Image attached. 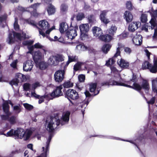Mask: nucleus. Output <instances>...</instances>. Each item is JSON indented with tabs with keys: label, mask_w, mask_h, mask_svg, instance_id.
<instances>
[{
	"label": "nucleus",
	"mask_w": 157,
	"mask_h": 157,
	"mask_svg": "<svg viewBox=\"0 0 157 157\" xmlns=\"http://www.w3.org/2000/svg\"><path fill=\"white\" fill-rule=\"evenodd\" d=\"M138 78L136 74L133 73L132 78L128 81H124L125 87L133 89L139 92H140L142 89H144L146 93H147L150 88L148 81L145 79H143L142 84L140 86L137 83Z\"/></svg>",
	"instance_id": "1"
},
{
	"label": "nucleus",
	"mask_w": 157,
	"mask_h": 157,
	"mask_svg": "<svg viewBox=\"0 0 157 157\" xmlns=\"http://www.w3.org/2000/svg\"><path fill=\"white\" fill-rule=\"evenodd\" d=\"M40 28L36 27L39 29V31L40 35H42L43 37H46L48 38V35H46L45 33L43 31H45L48 29L49 27V25L48 22L45 20H42L39 22V24ZM55 29V27L53 26L52 28L47 30L46 31V34H49L50 33L53 29Z\"/></svg>",
	"instance_id": "2"
},
{
	"label": "nucleus",
	"mask_w": 157,
	"mask_h": 157,
	"mask_svg": "<svg viewBox=\"0 0 157 157\" xmlns=\"http://www.w3.org/2000/svg\"><path fill=\"white\" fill-rule=\"evenodd\" d=\"M59 115L58 113L54 114V117H51L50 121L49 122L47 126V130L50 132H52L54 130V127L56 124L57 126H59L60 124L62 125H64L63 122H61V120L59 119Z\"/></svg>",
	"instance_id": "3"
},
{
	"label": "nucleus",
	"mask_w": 157,
	"mask_h": 157,
	"mask_svg": "<svg viewBox=\"0 0 157 157\" xmlns=\"http://www.w3.org/2000/svg\"><path fill=\"white\" fill-rule=\"evenodd\" d=\"M153 17H152L150 21L151 25V28L154 29V32L152 37L153 39H156L157 38V23L155 17H157V10H155L152 11Z\"/></svg>",
	"instance_id": "4"
},
{
	"label": "nucleus",
	"mask_w": 157,
	"mask_h": 157,
	"mask_svg": "<svg viewBox=\"0 0 157 157\" xmlns=\"http://www.w3.org/2000/svg\"><path fill=\"white\" fill-rule=\"evenodd\" d=\"M65 97L67 99H71L76 100L79 98L78 93L75 90L69 89L64 92Z\"/></svg>",
	"instance_id": "5"
},
{
	"label": "nucleus",
	"mask_w": 157,
	"mask_h": 157,
	"mask_svg": "<svg viewBox=\"0 0 157 157\" xmlns=\"http://www.w3.org/2000/svg\"><path fill=\"white\" fill-rule=\"evenodd\" d=\"M16 38L17 40H21V35L19 33L13 32V34L11 33L9 34L8 38L7 39V42L9 44H12L15 41H17Z\"/></svg>",
	"instance_id": "6"
},
{
	"label": "nucleus",
	"mask_w": 157,
	"mask_h": 157,
	"mask_svg": "<svg viewBox=\"0 0 157 157\" xmlns=\"http://www.w3.org/2000/svg\"><path fill=\"white\" fill-rule=\"evenodd\" d=\"M51 138V136H49L46 143V144L45 148L44 147H42V149L43 152L41 153L39 155L35 157H47L48 155L49 154V145Z\"/></svg>",
	"instance_id": "7"
},
{
	"label": "nucleus",
	"mask_w": 157,
	"mask_h": 157,
	"mask_svg": "<svg viewBox=\"0 0 157 157\" xmlns=\"http://www.w3.org/2000/svg\"><path fill=\"white\" fill-rule=\"evenodd\" d=\"M124 80H123V82H118L115 81L112 78H110L108 81L104 82L101 83V86L111 85H117L125 86Z\"/></svg>",
	"instance_id": "8"
},
{
	"label": "nucleus",
	"mask_w": 157,
	"mask_h": 157,
	"mask_svg": "<svg viewBox=\"0 0 157 157\" xmlns=\"http://www.w3.org/2000/svg\"><path fill=\"white\" fill-rule=\"evenodd\" d=\"M64 69L62 70L61 69H59L55 72L54 75V78L56 82L59 83L63 81L64 78Z\"/></svg>",
	"instance_id": "9"
},
{
	"label": "nucleus",
	"mask_w": 157,
	"mask_h": 157,
	"mask_svg": "<svg viewBox=\"0 0 157 157\" xmlns=\"http://www.w3.org/2000/svg\"><path fill=\"white\" fill-rule=\"evenodd\" d=\"M121 52L120 51V48L118 47L117 49V51L116 53L114 56L111 58H110L106 62V65L109 67H111V66L113 65L115 62L116 58L118 56H120Z\"/></svg>",
	"instance_id": "10"
},
{
	"label": "nucleus",
	"mask_w": 157,
	"mask_h": 157,
	"mask_svg": "<svg viewBox=\"0 0 157 157\" xmlns=\"http://www.w3.org/2000/svg\"><path fill=\"white\" fill-rule=\"evenodd\" d=\"M62 89H63L62 85L57 86L56 89L51 93V95L53 98H57L63 95V94L61 90Z\"/></svg>",
	"instance_id": "11"
},
{
	"label": "nucleus",
	"mask_w": 157,
	"mask_h": 157,
	"mask_svg": "<svg viewBox=\"0 0 157 157\" xmlns=\"http://www.w3.org/2000/svg\"><path fill=\"white\" fill-rule=\"evenodd\" d=\"M39 3H36L31 5V6L27 8V11L30 12L31 14L34 16H37V13H36V9L39 6Z\"/></svg>",
	"instance_id": "12"
},
{
	"label": "nucleus",
	"mask_w": 157,
	"mask_h": 157,
	"mask_svg": "<svg viewBox=\"0 0 157 157\" xmlns=\"http://www.w3.org/2000/svg\"><path fill=\"white\" fill-rule=\"evenodd\" d=\"M141 24L139 22H133L129 24L128 27V30L131 32H133L137 29L139 26H140Z\"/></svg>",
	"instance_id": "13"
},
{
	"label": "nucleus",
	"mask_w": 157,
	"mask_h": 157,
	"mask_svg": "<svg viewBox=\"0 0 157 157\" xmlns=\"http://www.w3.org/2000/svg\"><path fill=\"white\" fill-rule=\"evenodd\" d=\"M66 35L68 39H73L77 35L76 29L75 28L70 29L67 32Z\"/></svg>",
	"instance_id": "14"
},
{
	"label": "nucleus",
	"mask_w": 157,
	"mask_h": 157,
	"mask_svg": "<svg viewBox=\"0 0 157 157\" xmlns=\"http://www.w3.org/2000/svg\"><path fill=\"white\" fill-rule=\"evenodd\" d=\"M92 30L94 35L96 37H99V38L103 34L101 29L98 27H93Z\"/></svg>",
	"instance_id": "15"
},
{
	"label": "nucleus",
	"mask_w": 157,
	"mask_h": 157,
	"mask_svg": "<svg viewBox=\"0 0 157 157\" xmlns=\"http://www.w3.org/2000/svg\"><path fill=\"white\" fill-rule=\"evenodd\" d=\"M24 130L21 128H17L15 130V137L18 138L22 139L24 136L25 132Z\"/></svg>",
	"instance_id": "16"
},
{
	"label": "nucleus",
	"mask_w": 157,
	"mask_h": 157,
	"mask_svg": "<svg viewBox=\"0 0 157 157\" xmlns=\"http://www.w3.org/2000/svg\"><path fill=\"white\" fill-rule=\"evenodd\" d=\"M97 85L96 83H91L89 84V91L91 93H94V96L98 94L99 92V90H98L97 92L95 91Z\"/></svg>",
	"instance_id": "17"
},
{
	"label": "nucleus",
	"mask_w": 157,
	"mask_h": 157,
	"mask_svg": "<svg viewBox=\"0 0 157 157\" xmlns=\"http://www.w3.org/2000/svg\"><path fill=\"white\" fill-rule=\"evenodd\" d=\"M68 60L66 63H63L62 65V67H63L64 69L66 68L70 62L75 61L77 59V57L75 56H68Z\"/></svg>",
	"instance_id": "18"
},
{
	"label": "nucleus",
	"mask_w": 157,
	"mask_h": 157,
	"mask_svg": "<svg viewBox=\"0 0 157 157\" xmlns=\"http://www.w3.org/2000/svg\"><path fill=\"white\" fill-rule=\"evenodd\" d=\"M33 57L36 63H37L39 61L41 60L42 58V54L39 51L35 52Z\"/></svg>",
	"instance_id": "19"
},
{
	"label": "nucleus",
	"mask_w": 157,
	"mask_h": 157,
	"mask_svg": "<svg viewBox=\"0 0 157 157\" xmlns=\"http://www.w3.org/2000/svg\"><path fill=\"white\" fill-rule=\"evenodd\" d=\"M70 114V113L69 111H67L65 113H63L61 118L62 121H61V122L63 121L64 124V122H68L69 120Z\"/></svg>",
	"instance_id": "20"
},
{
	"label": "nucleus",
	"mask_w": 157,
	"mask_h": 157,
	"mask_svg": "<svg viewBox=\"0 0 157 157\" xmlns=\"http://www.w3.org/2000/svg\"><path fill=\"white\" fill-rule=\"evenodd\" d=\"M142 37L141 35H138L134 37L132 39L133 43L136 45H140L142 42Z\"/></svg>",
	"instance_id": "21"
},
{
	"label": "nucleus",
	"mask_w": 157,
	"mask_h": 157,
	"mask_svg": "<svg viewBox=\"0 0 157 157\" xmlns=\"http://www.w3.org/2000/svg\"><path fill=\"white\" fill-rule=\"evenodd\" d=\"M3 101H4L2 104V109L3 112L5 113H11L10 111V106L8 104L7 101L3 99Z\"/></svg>",
	"instance_id": "22"
},
{
	"label": "nucleus",
	"mask_w": 157,
	"mask_h": 157,
	"mask_svg": "<svg viewBox=\"0 0 157 157\" xmlns=\"http://www.w3.org/2000/svg\"><path fill=\"white\" fill-rule=\"evenodd\" d=\"M124 17L127 22L131 21L133 19V16L129 11H126L124 12Z\"/></svg>",
	"instance_id": "23"
},
{
	"label": "nucleus",
	"mask_w": 157,
	"mask_h": 157,
	"mask_svg": "<svg viewBox=\"0 0 157 157\" xmlns=\"http://www.w3.org/2000/svg\"><path fill=\"white\" fill-rule=\"evenodd\" d=\"M117 63L122 68H128L129 65L128 62L122 58L119 61H117Z\"/></svg>",
	"instance_id": "24"
},
{
	"label": "nucleus",
	"mask_w": 157,
	"mask_h": 157,
	"mask_svg": "<svg viewBox=\"0 0 157 157\" xmlns=\"http://www.w3.org/2000/svg\"><path fill=\"white\" fill-rule=\"evenodd\" d=\"M79 28L80 32H87L89 29V27L88 24H82L81 25Z\"/></svg>",
	"instance_id": "25"
},
{
	"label": "nucleus",
	"mask_w": 157,
	"mask_h": 157,
	"mask_svg": "<svg viewBox=\"0 0 157 157\" xmlns=\"http://www.w3.org/2000/svg\"><path fill=\"white\" fill-rule=\"evenodd\" d=\"M48 63L51 65H56L58 64L55 56H50L48 60Z\"/></svg>",
	"instance_id": "26"
},
{
	"label": "nucleus",
	"mask_w": 157,
	"mask_h": 157,
	"mask_svg": "<svg viewBox=\"0 0 157 157\" xmlns=\"http://www.w3.org/2000/svg\"><path fill=\"white\" fill-rule=\"evenodd\" d=\"M33 62L31 60H27L23 64V69L25 68H26L27 69H32L33 66Z\"/></svg>",
	"instance_id": "27"
},
{
	"label": "nucleus",
	"mask_w": 157,
	"mask_h": 157,
	"mask_svg": "<svg viewBox=\"0 0 157 157\" xmlns=\"http://www.w3.org/2000/svg\"><path fill=\"white\" fill-rule=\"evenodd\" d=\"M68 28L67 24L65 22H63L60 24L59 31L60 33H63L66 31Z\"/></svg>",
	"instance_id": "28"
},
{
	"label": "nucleus",
	"mask_w": 157,
	"mask_h": 157,
	"mask_svg": "<svg viewBox=\"0 0 157 157\" xmlns=\"http://www.w3.org/2000/svg\"><path fill=\"white\" fill-rule=\"evenodd\" d=\"M112 37L109 34H106L102 35L100 37V39L105 42H109L111 41Z\"/></svg>",
	"instance_id": "29"
},
{
	"label": "nucleus",
	"mask_w": 157,
	"mask_h": 157,
	"mask_svg": "<svg viewBox=\"0 0 157 157\" xmlns=\"http://www.w3.org/2000/svg\"><path fill=\"white\" fill-rule=\"evenodd\" d=\"M62 85H63V87L64 88L63 89V91L64 93L66 91L65 88L72 87L73 86V83L71 82L70 81H68L67 82H65Z\"/></svg>",
	"instance_id": "30"
},
{
	"label": "nucleus",
	"mask_w": 157,
	"mask_h": 157,
	"mask_svg": "<svg viewBox=\"0 0 157 157\" xmlns=\"http://www.w3.org/2000/svg\"><path fill=\"white\" fill-rule=\"evenodd\" d=\"M37 67L39 69H46L48 67V64L46 62L42 61L36 63Z\"/></svg>",
	"instance_id": "31"
},
{
	"label": "nucleus",
	"mask_w": 157,
	"mask_h": 157,
	"mask_svg": "<svg viewBox=\"0 0 157 157\" xmlns=\"http://www.w3.org/2000/svg\"><path fill=\"white\" fill-rule=\"evenodd\" d=\"M47 11L49 15H51L55 13V9L53 5L51 4H49L47 9Z\"/></svg>",
	"instance_id": "32"
},
{
	"label": "nucleus",
	"mask_w": 157,
	"mask_h": 157,
	"mask_svg": "<svg viewBox=\"0 0 157 157\" xmlns=\"http://www.w3.org/2000/svg\"><path fill=\"white\" fill-rule=\"evenodd\" d=\"M142 69H153V65L148 61H145L142 64Z\"/></svg>",
	"instance_id": "33"
},
{
	"label": "nucleus",
	"mask_w": 157,
	"mask_h": 157,
	"mask_svg": "<svg viewBox=\"0 0 157 157\" xmlns=\"http://www.w3.org/2000/svg\"><path fill=\"white\" fill-rule=\"evenodd\" d=\"M111 47V45L109 44H105L102 47L101 50L104 53L106 54L109 50Z\"/></svg>",
	"instance_id": "34"
},
{
	"label": "nucleus",
	"mask_w": 157,
	"mask_h": 157,
	"mask_svg": "<svg viewBox=\"0 0 157 157\" xmlns=\"http://www.w3.org/2000/svg\"><path fill=\"white\" fill-rule=\"evenodd\" d=\"M17 117L15 116H12L9 118L8 121L11 124L13 125L15 124L17 121Z\"/></svg>",
	"instance_id": "35"
},
{
	"label": "nucleus",
	"mask_w": 157,
	"mask_h": 157,
	"mask_svg": "<svg viewBox=\"0 0 157 157\" xmlns=\"http://www.w3.org/2000/svg\"><path fill=\"white\" fill-rule=\"evenodd\" d=\"M76 48L79 51H84L87 50V48L84 44H81L76 46Z\"/></svg>",
	"instance_id": "36"
},
{
	"label": "nucleus",
	"mask_w": 157,
	"mask_h": 157,
	"mask_svg": "<svg viewBox=\"0 0 157 157\" xmlns=\"http://www.w3.org/2000/svg\"><path fill=\"white\" fill-rule=\"evenodd\" d=\"M152 90L153 91L157 94V80H153L152 81Z\"/></svg>",
	"instance_id": "37"
},
{
	"label": "nucleus",
	"mask_w": 157,
	"mask_h": 157,
	"mask_svg": "<svg viewBox=\"0 0 157 157\" xmlns=\"http://www.w3.org/2000/svg\"><path fill=\"white\" fill-rule=\"evenodd\" d=\"M84 67L85 69H87L85 66V64L83 63L78 62L74 65L73 69H80Z\"/></svg>",
	"instance_id": "38"
},
{
	"label": "nucleus",
	"mask_w": 157,
	"mask_h": 157,
	"mask_svg": "<svg viewBox=\"0 0 157 157\" xmlns=\"http://www.w3.org/2000/svg\"><path fill=\"white\" fill-rule=\"evenodd\" d=\"M87 18L88 22L90 23H93L96 21L95 16L93 14L88 15Z\"/></svg>",
	"instance_id": "39"
},
{
	"label": "nucleus",
	"mask_w": 157,
	"mask_h": 157,
	"mask_svg": "<svg viewBox=\"0 0 157 157\" xmlns=\"http://www.w3.org/2000/svg\"><path fill=\"white\" fill-rule=\"evenodd\" d=\"M117 29V28L115 25H112L109 29V33L111 35H113L116 33Z\"/></svg>",
	"instance_id": "40"
},
{
	"label": "nucleus",
	"mask_w": 157,
	"mask_h": 157,
	"mask_svg": "<svg viewBox=\"0 0 157 157\" xmlns=\"http://www.w3.org/2000/svg\"><path fill=\"white\" fill-rule=\"evenodd\" d=\"M2 134L6 136L11 137L13 136H15V130L14 131L13 129H11L10 131L8 132L6 134L3 133H2Z\"/></svg>",
	"instance_id": "41"
},
{
	"label": "nucleus",
	"mask_w": 157,
	"mask_h": 157,
	"mask_svg": "<svg viewBox=\"0 0 157 157\" xmlns=\"http://www.w3.org/2000/svg\"><path fill=\"white\" fill-rule=\"evenodd\" d=\"M80 38L82 40H85L88 38L87 32H80Z\"/></svg>",
	"instance_id": "42"
},
{
	"label": "nucleus",
	"mask_w": 157,
	"mask_h": 157,
	"mask_svg": "<svg viewBox=\"0 0 157 157\" xmlns=\"http://www.w3.org/2000/svg\"><path fill=\"white\" fill-rule=\"evenodd\" d=\"M17 76L18 79L20 78V82H22L25 81L26 80V78L25 75L21 74H19Z\"/></svg>",
	"instance_id": "43"
},
{
	"label": "nucleus",
	"mask_w": 157,
	"mask_h": 157,
	"mask_svg": "<svg viewBox=\"0 0 157 157\" xmlns=\"http://www.w3.org/2000/svg\"><path fill=\"white\" fill-rule=\"evenodd\" d=\"M20 82V80L17 78L12 79L10 82V84L13 86V85L17 86L18 83Z\"/></svg>",
	"instance_id": "44"
},
{
	"label": "nucleus",
	"mask_w": 157,
	"mask_h": 157,
	"mask_svg": "<svg viewBox=\"0 0 157 157\" xmlns=\"http://www.w3.org/2000/svg\"><path fill=\"white\" fill-rule=\"evenodd\" d=\"M55 56L58 64L59 62H61L64 60V57L62 55H55Z\"/></svg>",
	"instance_id": "45"
},
{
	"label": "nucleus",
	"mask_w": 157,
	"mask_h": 157,
	"mask_svg": "<svg viewBox=\"0 0 157 157\" xmlns=\"http://www.w3.org/2000/svg\"><path fill=\"white\" fill-rule=\"evenodd\" d=\"M6 115H0L1 118L2 120H8L9 119V116L11 115V113H5Z\"/></svg>",
	"instance_id": "46"
},
{
	"label": "nucleus",
	"mask_w": 157,
	"mask_h": 157,
	"mask_svg": "<svg viewBox=\"0 0 157 157\" xmlns=\"http://www.w3.org/2000/svg\"><path fill=\"white\" fill-rule=\"evenodd\" d=\"M126 5V8L128 10H131L133 9L134 7L131 1H127Z\"/></svg>",
	"instance_id": "47"
},
{
	"label": "nucleus",
	"mask_w": 157,
	"mask_h": 157,
	"mask_svg": "<svg viewBox=\"0 0 157 157\" xmlns=\"http://www.w3.org/2000/svg\"><path fill=\"white\" fill-rule=\"evenodd\" d=\"M44 96L45 99L48 101L51 100H52L54 98L51 95V93L48 94L45 93Z\"/></svg>",
	"instance_id": "48"
},
{
	"label": "nucleus",
	"mask_w": 157,
	"mask_h": 157,
	"mask_svg": "<svg viewBox=\"0 0 157 157\" xmlns=\"http://www.w3.org/2000/svg\"><path fill=\"white\" fill-rule=\"evenodd\" d=\"M30 84L29 83H25L23 86V89L25 91H28L30 89Z\"/></svg>",
	"instance_id": "49"
},
{
	"label": "nucleus",
	"mask_w": 157,
	"mask_h": 157,
	"mask_svg": "<svg viewBox=\"0 0 157 157\" xmlns=\"http://www.w3.org/2000/svg\"><path fill=\"white\" fill-rule=\"evenodd\" d=\"M18 19L17 17L15 18V21L14 23V28L16 31H18L19 29V25L17 23Z\"/></svg>",
	"instance_id": "50"
},
{
	"label": "nucleus",
	"mask_w": 157,
	"mask_h": 157,
	"mask_svg": "<svg viewBox=\"0 0 157 157\" xmlns=\"http://www.w3.org/2000/svg\"><path fill=\"white\" fill-rule=\"evenodd\" d=\"M23 105L25 108L29 110H31L33 108V105L27 103L24 104Z\"/></svg>",
	"instance_id": "51"
},
{
	"label": "nucleus",
	"mask_w": 157,
	"mask_h": 157,
	"mask_svg": "<svg viewBox=\"0 0 157 157\" xmlns=\"http://www.w3.org/2000/svg\"><path fill=\"white\" fill-rule=\"evenodd\" d=\"M68 8V6L67 5L63 4L61 5L60 7L61 10L62 12L66 11L67 10Z\"/></svg>",
	"instance_id": "52"
},
{
	"label": "nucleus",
	"mask_w": 157,
	"mask_h": 157,
	"mask_svg": "<svg viewBox=\"0 0 157 157\" xmlns=\"http://www.w3.org/2000/svg\"><path fill=\"white\" fill-rule=\"evenodd\" d=\"M141 21L143 23H145L147 21V15L145 14H142L141 17Z\"/></svg>",
	"instance_id": "53"
},
{
	"label": "nucleus",
	"mask_w": 157,
	"mask_h": 157,
	"mask_svg": "<svg viewBox=\"0 0 157 157\" xmlns=\"http://www.w3.org/2000/svg\"><path fill=\"white\" fill-rule=\"evenodd\" d=\"M108 11L107 10H103L101 11V13L100 16V18L101 20H102V19L106 15Z\"/></svg>",
	"instance_id": "54"
},
{
	"label": "nucleus",
	"mask_w": 157,
	"mask_h": 157,
	"mask_svg": "<svg viewBox=\"0 0 157 157\" xmlns=\"http://www.w3.org/2000/svg\"><path fill=\"white\" fill-rule=\"evenodd\" d=\"M84 17V15L83 13H79L76 16V19L78 21L81 20Z\"/></svg>",
	"instance_id": "55"
},
{
	"label": "nucleus",
	"mask_w": 157,
	"mask_h": 157,
	"mask_svg": "<svg viewBox=\"0 0 157 157\" xmlns=\"http://www.w3.org/2000/svg\"><path fill=\"white\" fill-rule=\"evenodd\" d=\"M85 78V75H80L78 76L79 81L80 82H83L84 81Z\"/></svg>",
	"instance_id": "56"
},
{
	"label": "nucleus",
	"mask_w": 157,
	"mask_h": 157,
	"mask_svg": "<svg viewBox=\"0 0 157 157\" xmlns=\"http://www.w3.org/2000/svg\"><path fill=\"white\" fill-rule=\"evenodd\" d=\"M153 62V69H157V58L154 57Z\"/></svg>",
	"instance_id": "57"
},
{
	"label": "nucleus",
	"mask_w": 157,
	"mask_h": 157,
	"mask_svg": "<svg viewBox=\"0 0 157 157\" xmlns=\"http://www.w3.org/2000/svg\"><path fill=\"white\" fill-rule=\"evenodd\" d=\"M32 134V132L31 131H28L26 135L25 138L24 139L25 140H27L29 139Z\"/></svg>",
	"instance_id": "58"
},
{
	"label": "nucleus",
	"mask_w": 157,
	"mask_h": 157,
	"mask_svg": "<svg viewBox=\"0 0 157 157\" xmlns=\"http://www.w3.org/2000/svg\"><path fill=\"white\" fill-rule=\"evenodd\" d=\"M124 51L127 54H130V53L132 52L131 49L127 47H125L124 48Z\"/></svg>",
	"instance_id": "59"
},
{
	"label": "nucleus",
	"mask_w": 157,
	"mask_h": 157,
	"mask_svg": "<svg viewBox=\"0 0 157 157\" xmlns=\"http://www.w3.org/2000/svg\"><path fill=\"white\" fill-rule=\"evenodd\" d=\"M17 59L13 61L10 64L11 66L13 68H15L16 67L17 63Z\"/></svg>",
	"instance_id": "60"
},
{
	"label": "nucleus",
	"mask_w": 157,
	"mask_h": 157,
	"mask_svg": "<svg viewBox=\"0 0 157 157\" xmlns=\"http://www.w3.org/2000/svg\"><path fill=\"white\" fill-rule=\"evenodd\" d=\"M155 97H153L150 101H147V103L149 104L153 105L155 102Z\"/></svg>",
	"instance_id": "61"
},
{
	"label": "nucleus",
	"mask_w": 157,
	"mask_h": 157,
	"mask_svg": "<svg viewBox=\"0 0 157 157\" xmlns=\"http://www.w3.org/2000/svg\"><path fill=\"white\" fill-rule=\"evenodd\" d=\"M13 109L16 111L18 113H20L21 111V109L19 106L18 105H15L13 106Z\"/></svg>",
	"instance_id": "62"
},
{
	"label": "nucleus",
	"mask_w": 157,
	"mask_h": 157,
	"mask_svg": "<svg viewBox=\"0 0 157 157\" xmlns=\"http://www.w3.org/2000/svg\"><path fill=\"white\" fill-rule=\"evenodd\" d=\"M102 22L105 24H107L109 22V20L106 17H105L102 19V20H101Z\"/></svg>",
	"instance_id": "63"
},
{
	"label": "nucleus",
	"mask_w": 157,
	"mask_h": 157,
	"mask_svg": "<svg viewBox=\"0 0 157 157\" xmlns=\"http://www.w3.org/2000/svg\"><path fill=\"white\" fill-rule=\"evenodd\" d=\"M40 86L39 83L38 82H36L32 85V88L35 89L36 87Z\"/></svg>",
	"instance_id": "64"
}]
</instances>
